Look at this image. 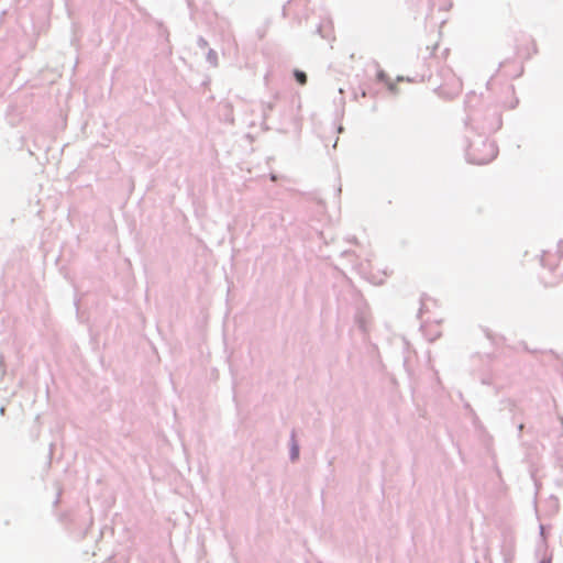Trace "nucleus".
<instances>
[{
	"label": "nucleus",
	"mask_w": 563,
	"mask_h": 563,
	"mask_svg": "<svg viewBox=\"0 0 563 563\" xmlns=\"http://www.w3.org/2000/svg\"><path fill=\"white\" fill-rule=\"evenodd\" d=\"M489 148L492 151V155H494L495 150H494L493 145H489Z\"/></svg>",
	"instance_id": "nucleus-3"
},
{
	"label": "nucleus",
	"mask_w": 563,
	"mask_h": 563,
	"mask_svg": "<svg viewBox=\"0 0 563 563\" xmlns=\"http://www.w3.org/2000/svg\"><path fill=\"white\" fill-rule=\"evenodd\" d=\"M294 75H295L296 80L300 85H306L307 84V75L303 71L295 70Z\"/></svg>",
	"instance_id": "nucleus-1"
},
{
	"label": "nucleus",
	"mask_w": 563,
	"mask_h": 563,
	"mask_svg": "<svg viewBox=\"0 0 563 563\" xmlns=\"http://www.w3.org/2000/svg\"><path fill=\"white\" fill-rule=\"evenodd\" d=\"M489 148L492 151V155H494L495 150H494L493 145H489Z\"/></svg>",
	"instance_id": "nucleus-4"
},
{
	"label": "nucleus",
	"mask_w": 563,
	"mask_h": 563,
	"mask_svg": "<svg viewBox=\"0 0 563 563\" xmlns=\"http://www.w3.org/2000/svg\"><path fill=\"white\" fill-rule=\"evenodd\" d=\"M297 456H298V449L294 448V450H292V459H297Z\"/></svg>",
	"instance_id": "nucleus-2"
},
{
	"label": "nucleus",
	"mask_w": 563,
	"mask_h": 563,
	"mask_svg": "<svg viewBox=\"0 0 563 563\" xmlns=\"http://www.w3.org/2000/svg\"><path fill=\"white\" fill-rule=\"evenodd\" d=\"M477 162H478L479 164L485 163V161H484V159H478Z\"/></svg>",
	"instance_id": "nucleus-5"
}]
</instances>
